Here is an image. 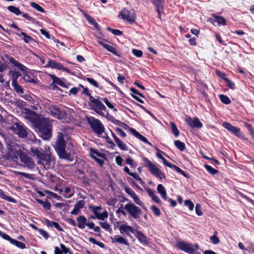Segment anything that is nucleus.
<instances>
[{
  "instance_id": "nucleus-39",
  "label": "nucleus",
  "mask_w": 254,
  "mask_h": 254,
  "mask_svg": "<svg viewBox=\"0 0 254 254\" xmlns=\"http://www.w3.org/2000/svg\"><path fill=\"white\" fill-rule=\"evenodd\" d=\"M89 208L94 213L95 215L96 216L99 214V212L98 211L102 209L101 206L95 205H90L89 206Z\"/></svg>"
},
{
  "instance_id": "nucleus-60",
  "label": "nucleus",
  "mask_w": 254,
  "mask_h": 254,
  "mask_svg": "<svg viewBox=\"0 0 254 254\" xmlns=\"http://www.w3.org/2000/svg\"><path fill=\"white\" fill-rule=\"evenodd\" d=\"M132 53L138 58L141 57L142 56V52L140 50L133 49L132 50Z\"/></svg>"
},
{
  "instance_id": "nucleus-51",
  "label": "nucleus",
  "mask_w": 254,
  "mask_h": 254,
  "mask_svg": "<svg viewBox=\"0 0 254 254\" xmlns=\"http://www.w3.org/2000/svg\"><path fill=\"white\" fill-rule=\"evenodd\" d=\"M125 190L132 198H133L136 195V193L128 187H125Z\"/></svg>"
},
{
  "instance_id": "nucleus-4",
  "label": "nucleus",
  "mask_w": 254,
  "mask_h": 254,
  "mask_svg": "<svg viewBox=\"0 0 254 254\" xmlns=\"http://www.w3.org/2000/svg\"><path fill=\"white\" fill-rule=\"evenodd\" d=\"M4 57L9 61V63L12 64L13 66L17 67V69L23 73V76L20 80L23 79L26 82L37 83L35 79L30 77V76L27 74L29 69L26 66L15 60L14 58L10 55L6 54L4 55Z\"/></svg>"
},
{
  "instance_id": "nucleus-61",
  "label": "nucleus",
  "mask_w": 254,
  "mask_h": 254,
  "mask_svg": "<svg viewBox=\"0 0 254 254\" xmlns=\"http://www.w3.org/2000/svg\"><path fill=\"white\" fill-rule=\"evenodd\" d=\"M131 177H132L135 180L139 181L140 184L143 185L144 182L142 181L141 179L139 177V175L135 173H131L130 175Z\"/></svg>"
},
{
  "instance_id": "nucleus-28",
  "label": "nucleus",
  "mask_w": 254,
  "mask_h": 254,
  "mask_svg": "<svg viewBox=\"0 0 254 254\" xmlns=\"http://www.w3.org/2000/svg\"><path fill=\"white\" fill-rule=\"evenodd\" d=\"M45 222L47 226H51V227H55L60 231H63V229L60 226L58 223L54 221H50L49 220L47 219L45 220Z\"/></svg>"
},
{
  "instance_id": "nucleus-27",
  "label": "nucleus",
  "mask_w": 254,
  "mask_h": 254,
  "mask_svg": "<svg viewBox=\"0 0 254 254\" xmlns=\"http://www.w3.org/2000/svg\"><path fill=\"white\" fill-rule=\"evenodd\" d=\"M48 66L52 67L58 69H64V66L63 65L60 63L56 62L54 60H49L48 61Z\"/></svg>"
},
{
  "instance_id": "nucleus-46",
  "label": "nucleus",
  "mask_w": 254,
  "mask_h": 254,
  "mask_svg": "<svg viewBox=\"0 0 254 254\" xmlns=\"http://www.w3.org/2000/svg\"><path fill=\"white\" fill-rule=\"evenodd\" d=\"M99 224L102 228L105 229L106 230L108 231L111 230L110 225L107 222H99Z\"/></svg>"
},
{
  "instance_id": "nucleus-44",
  "label": "nucleus",
  "mask_w": 254,
  "mask_h": 254,
  "mask_svg": "<svg viewBox=\"0 0 254 254\" xmlns=\"http://www.w3.org/2000/svg\"><path fill=\"white\" fill-rule=\"evenodd\" d=\"M220 100L222 103L225 104H229L231 103L230 99L226 95L221 94L219 95Z\"/></svg>"
},
{
  "instance_id": "nucleus-31",
  "label": "nucleus",
  "mask_w": 254,
  "mask_h": 254,
  "mask_svg": "<svg viewBox=\"0 0 254 254\" xmlns=\"http://www.w3.org/2000/svg\"><path fill=\"white\" fill-rule=\"evenodd\" d=\"M51 77L54 83H57L62 87L65 86L64 83L59 77L56 76L54 75H51Z\"/></svg>"
},
{
  "instance_id": "nucleus-19",
  "label": "nucleus",
  "mask_w": 254,
  "mask_h": 254,
  "mask_svg": "<svg viewBox=\"0 0 254 254\" xmlns=\"http://www.w3.org/2000/svg\"><path fill=\"white\" fill-rule=\"evenodd\" d=\"M119 230L121 234H123L124 233H126L128 236H130V233L134 234L135 233V230L131 226L125 224L120 225Z\"/></svg>"
},
{
  "instance_id": "nucleus-10",
  "label": "nucleus",
  "mask_w": 254,
  "mask_h": 254,
  "mask_svg": "<svg viewBox=\"0 0 254 254\" xmlns=\"http://www.w3.org/2000/svg\"><path fill=\"white\" fill-rule=\"evenodd\" d=\"M125 209L127 210L133 218L137 219L140 218L142 212L141 210L133 203L129 202L127 204L125 205Z\"/></svg>"
},
{
  "instance_id": "nucleus-29",
  "label": "nucleus",
  "mask_w": 254,
  "mask_h": 254,
  "mask_svg": "<svg viewBox=\"0 0 254 254\" xmlns=\"http://www.w3.org/2000/svg\"><path fill=\"white\" fill-rule=\"evenodd\" d=\"M17 35L19 37H21V36H23V40L24 41V42L26 43H30V42L33 41V38L28 35L25 32H20V33H16Z\"/></svg>"
},
{
  "instance_id": "nucleus-42",
  "label": "nucleus",
  "mask_w": 254,
  "mask_h": 254,
  "mask_svg": "<svg viewBox=\"0 0 254 254\" xmlns=\"http://www.w3.org/2000/svg\"><path fill=\"white\" fill-rule=\"evenodd\" d=\"M96 218L101 220H104L105 219L107 218L108 217V213L106 211H104L102 213L98 214L96 215Z\"/></svg>"
},
{
  "instance_id": "nucleus-49",
  "label": "nucleus",
  "mask_w": 254,
  "mask_h": 254,
  "mask_svg": "<svg viewBox=\"0 0 254 254\" xmlns=\"http://www.w3.org/2000/svg\"><path fill=\"white\" fill-rule=\"evenodd\" d=\"M102 100L105 103L106 105L110 109H113L114 111L117 112V110L114 106L109 102L108 99L106 98L102 99Z\"/></svg>"
},
{
  "instance_id": "nucleus-7",
  "label": "nucleus",
  "mask_w": 254,
  "mask_h": 254,
  "mask_svg": "<svg viewBox=\"0 0 254 254\" xmlns=\"http://www.w3.org/2000/svg\"><path fill=\"white\" fill-rule=\"evenodd\" d=\"M102 99L98 96L96 98L94 97H90L89 105L92 110L100 116L104 117L105 114L103 111L106 110V108L102 102Z\"/></svg>"
},
{
  "instance_id": "nucleus-45",
  "label": "nucleus",
  "mask_w": 254,
  "mask_h": 254,
  "mask_svg": "<svg viewBox=\"0 0 254 254\" xmlns=\"http://www.w3.org/2000/svg\"><path fill=\"white\" fill-rule=\"evenodd\" d=\"M116 143L117 144L118 146L122 150H127V148L126 145V144L121 140L120 139L118 140L116 142Z\"/></svg>"
},
{
  "instance_id": "nucleus-11",
  "label": "nucleus",
  "mask_w": 254,
  "mask_h": 254,
  "mask_svg": "<svg viewBox=\"0 0 254 254\" xmlns=\"http://www.w3.org/2000/svg\"><path fill=\"white\" fill-rule=\"evenodd\" d=\"M22 114L24 118L32 123L34 126L41 119L38 118L37 114L35 112L32 111L29 109H24Z\"/></svg>"
},
{
  "instance_id": "nucleus-33",
  "label": "nucleus",
  "mask_w": 254,
  "mask_h": 254,
  "mask_svg": "<svg viewBox=\"0 0 254 254\" xmlns=\"http://www.w3.org/2000/svg\"><path fill=\"white\" fill-rule=\"evenodd\" d=\"M14 90L16 91V92L18 94H22L23 93L24 91L23 88L19 85V84L17 83H14L12 84Z\"/></svg>"
},
{
  "instance_id": "nucleus-23",
  "label": "nucleus",
  "mask_w": 254,
  "mask_h": 254,
  "mask_svg": "<svg viewBox=\"0 0 254 254\" xmlns=\"http://www.w3.org/2000/svg\"><path fill=\"white\" fill-rule=\"evenodd\" d=\"M8 74L10 76L11 79V84L17 83L18 78L21 76V73L19 71L16 70H11L8 72Z\"/></svg>"
},
{
  "instance_id": "nucleus-3",
  "label": "nucleus",
  "mask_w": 254,
  "mask_h": 254,
  "mask_svg": "<svg viewBox=\"0 0 254 254\" xmlns=\"http://www.w3.org/2000/svg\"><path fill=\"white\" fill-rule=\"evenodd\" d=\"M35 127L38 129L41 137L49 139L52 135V125L48 119L43 118L36 123Z\"/></svg>"
},
{
  "instance_id": "nucleus-15",
  "label": "nucleus",
  "mask_w": 254,
  "mask_h": 254,
  "mask_svg": "<svg viewBox=\"0 0 254 254\" xmlns=\"http://www.w3.org/2000/svg\"><path fill=\"white\" fill-rule=\"evenodd\" d=\"M223 127L238 137L243 138V135L241 133V130L239 128L233 126L228 122L223 123Z\"/></svg>"
},
{
  "instance_id": "nucleus-38",
  "label": "nucleus",
  "mask_w": 254,
  "mask_h": 254,
  "mask_svg": "<svg viewBox=\"0 0 254 254\" xmlns=\"http://www.w3.org/2000/svg\"><path fill=\"white\" fill-rule=\"evenodd\" d=\"M37 201L42 205V206L46 209L49 210L51 208V203L48 201H43L42 200L40 199H37Z\"/></svg>"
},
{
  "instance_id": "nucleus-18",
  "label": "nucleus",
  "mask_w": 254,
  "mask_h": 254,
  "mask_svg": "<svg viewBox=\"0 0 254 254\" xmlns=\"http://www.w3.org/2000/svg\"><path fill=\"white\" fill-rule=\"evenodd\" d=\"M149 170L152 174L161 180L165 178V174L154 164Z\"/></svg>"
},
{
  "instance_id": "nucleus-2",
  "label": "nucleus",
  "mask_w": 254,
  "mask_h": 254,
  "mask_svg": "<svg viewBox=\"0 0 254 254\" xmlns=\"http://www.w3.org/2000/svg\"><path fill=\"white\" fill-rule=\"evenodd\" d=\"M65 138L68 139V136L66 133L59 132L57 140L55 142L54 147L60 158L71 161L73 158L71 153L65 150Z\"/></svg>"
},
{
  "instance_id": "nucleus-13",
  "label": "nucleus",
  "mask_w": 254,
  "mask_h": 254,
  "mask_svg": "<svg viewBox=\"0 0 254 254\" xmlns=\"http://www.w3.org/2000/svg\"><path fill=\"white\" fill-rule=\"evenodd\" d=\"M122 18L125 19L130 23H133L135 20V14L133 10H128L124 8L120 13Z\"/></svg>"
},
{
  "instance_id": "nucleus-63",
  "label": "nucleus",
  "mask_w": 254,
  "mask_h": 254,
  "mask_svg": "<svg viewBox=\"0 0 254 254\" xmlns=\"http://www.w3.org/2000/svg\"><path fill=\"white\" fill-rule=\"evenodd\" d=\"M86 80L89 82L91 85H93L94 87L97 88L98 87V84L97 82L94 79L91 78L90 77H87Z\"/></svg>"
},
{
  "instance_id": "nucleus-58",
  "label": "nucleus",
  "mask_w": 254,
  "mask_h": 254,
  "mask_svg": "<svg viewBox=\"0 0 254 254\" xmlns=\"http://www.w3.org/2000/svg\"><path fill=\"white\" fill-rule=\"evenodd\" d=\"M150 209L157 216H159L160 215V210L155 205H152Z\"/></svg>"
},
{
  "instance_id": "nucleus-9",
  "label": "nucleus",
  "mask_w": 254,
  "mask_h": 254,
  "mask_svg": "<svg viewBox=\"0 0 254 254\" xmlns=\"http://www.w3.org/2000/svg\"><path fill=\"white\" fill-rule=\"evenodd\" d=\"M9 129L13 133L17 135L20 138H25L27 136L28 128L21 122L14 123L12 126L9 127Z\"/></svg>"
},
{
  "instance_id": "nucleus-26",
  "label": "nucleus",
  "mask_w": 254,
  "mask_h": 254,
  "mask_svg": "<svg viewBox=\"0 0 254 254\" xmlns=\"http://www.w3.org/2000/svg\"><path fill=\"white\" fill-rule=\"evenodd\" d=\"M76 220L78 223V227L80 229L84 228L87 224V219L83 216H79L76 218Z\"/></svg>"
},
{
  "instance_id": "nucleus-41",
  "label": "nucleus",
  "mask_w": 254,
  "mask_h": 254,
  "mask_svg": "<svg viewBox=\"0 0 254 254\" xmlns=\"http://www.w3.org/2000/svg\"><path fill=\"white\" fill-rule=\"evenodd\" d=\"M171 129L172 132L174 134L175 136L177 137L180 134V132L178 129L177 126L173 122H171Z\"/></svg>"
},
{
  "instance_id": "nucleus-12",
  "label": "nucleus",
  "mask_w": 254,
  "mask_h": 254,
  "mask_svg": "<svg viewBox=\"0 0 254 254\" xmlns=\"http://www.w3.org/2000/svg\"><path fill=\"white\" fill-rule=\"evenodd\" d=\"M47 111L48 113L59 119H63L65 116L64 112L60 110L58 107L55 106H49L47 108Z\"/></svg>"
},
{
  "instance_id": "nucleus-47",
  "label": "nucleus",
  "mask_w": 254,
  "mask_h": 254,
  "mask_svg": "<svg viewBox=\"0 0 254 254\" xmlns=\"http://www.w3.org/2000/svg\"><path fill=\"white\" fill-rule=\"evenodd\" d=\"M31 6H32L33 8L36 9L37 10H38L39 12H44L45 10L39 4L37 3L32 2H31Z\"/></svg>"
},
{
  "instance_id": "nucleus-22",
  "label": "nucleus",
  "mask_w": 254,
  "mask_h": 254,
  "mask_svg": "<svg viewBox=\"0 0 254 254\" xmlns=\"http://www.w3.org/2000/svg\"><path fill=\"white\" fill-rule=\"evenodd\" d=\"M125 126H126L127 127L129 128V131H130V132L133 135H134L136 137H137V138H138L139 139H140V140H141L143 142L146 143H148V144L151 145V143L148 142V139L146 137H145L144 136L142 135L141 134H140L135 129H133L132 128H130V127H129L128 126H127L126 125H125Z\"/></svg>"
},
{
  "instance_id": "nucleus-30",
  "label": "nucleus",
  "mask_w": 254,
  "mask_h": 254,
  "mask_svg": "<svg viewBox=\"0 0 254 254\" xmlns=\"http://www.w3.org/2000/svg\"><path fill=\"white\" fill-rule=\"evenodd\" d=\"M0 197H1L2 199H3L6 201H9L11 202H13V203L16 202V200L14 198L7 196V195H6L5 194L4 191L1 189H0Z\"/></svg>"
},
{
  "instance_id": "nucleus-5",
  "label": "nucleus",
  "mask_w": 254,
  "mask_h": 254,
  "mask_svg": "<svg viewBox=\"0 0 254 254\" xmlns=\"http://www.w3.org/2000/svg\"><path fill=\"white\" fill-rule=\"evenodd\" d=\"M7 146V158L8 160L14 161L21 153L16 141L13 139H5Z\"/></svg>"
},
{
  "instance_id": "nucleus-40",
  "label": "nucleus",
  "mask_w": 254,
  "mask_h": 254,
  "mask_svg": "<svg viewBox=\"0 0 254 254\" xmlns=\"http://www.w3.org/2000/svg\"><path fill=\"white\" fill-rule=\"evenodd\" d=\"M11 244L15 245L16 247L22 249H25L26 248L25 245L24 243L18 241L17 240L15 239L12 240Z\"/></svg>"
},
{
  "instance_id": "nucleus-59",
  "label": "nucleus",
  "mask_w": 254,
  "mask_h": 254,
  "mask_svg": "<svg viewBox=\"0 0 254 254\" xmlns=\"http://www.w3.org/2000/svg\"><path fill=\"white\" fill-rule=\"evenodd\" d=\"M157 190L160 194H162L166 192V190L162 184H159L157 187Z\"/></svg>"
},
{
  "instance_id": "nucleus-16",
  "label": "nucleus",
  "mask_w": 254,
  "mask_h": 254,
  "mask_svg": "<svg viewBox=\"0 0 254 254\" xmlns=\"http://www.w3.org/2000/svg\"><path fill=\"white\" fill-rule=\"evenodd\" d=\"M185 121L191 127L200 128L202 127V124L197 118L191 119L187 116Z\"/></svg>"
},
{
  "instance_id": "nucleus-20",
  "label": "nucleus",
  "mask_w": 254,
  "mask_h": 254,
  "mask_svg": "<svg viewBox=\"0 0 254 254\" xmlns=\"http://www.w3.org/2000/svg\"><path fill=\"white\" fill-rule=\"evenodd\" d=\"M152 4L156 7L157 11L158 14V17L161 18V10L163 7L165 0H151Z\"/></svg>"
},
{
  "instance_id": "nucleus-54",
  "label": "nucleus",
  "mask_w": 254,
  "mask_h": 254,
  "mask_svg": "<svg viewBox=\"0 0 254 254\" xmlns=\"http://www.w3.org/2000/svg\"><path fill=\"white\" fill-rule=\"evenodd\" d=\"M216 233L217 232H215L214 234L210 237V240L214 245L218 244L220 242L219 238L216 235Z\"/></svg>"
},
{
  "instance_id": "nucleus-64",
  "label": "nucleus",
  "mask_w": 254,
  "mask_h": 254,
  "mask_svg": "<svg viewBox=\"0 0 254 254\" xmlns=\"http://www.w3.org/2000/svg\"><path fill=\"white\" fill-rule=\"evenodd\" d=\"M173 169H174L175 170H176L178 173L182 174V175H183L184 176H185V177H187V178L188 177L187 174L184 171H183L182 169H181L179 167H178V166L175 165V166L174 167V168Z\"/></svg>"
},
{
  "instance_id": "nucleus-32",
  "label": "nucleus",
  "mask_w": 254,
  "mask_h": 254,
  "mask_svg": "<svg viewBox=\"0 0 254 254\" xmlns=\"http://www.w3.org/2000/svg\"><path fill=\"white\" fill-rule=\"evenodd\" d=\"M7 68V64L3 57H0V72H2Z\"/></svg>"
},
{
  "instance_id": "nucleus-55",
  "label": "nucleus",
  "mask_w": 254,
  "mask_h": 254,
  "mask_svg": "<svg viewBox=\"0 0 254 254\" xmlns=\"http://www.w3.org/2000/svg\"><path fill=\"white\" fill-rule=\"evenodd\" d=\"M132 199H133L135 203H136L137 204L139 205V206L143 207L144 209H145V207H144V204L142 202V201L140 199V198L137 196L136 194L135 196H134Z\"/></svg>"
},
{
  "instance_id": "nucleus-8",
  "label": "nucleus",
  "mask_w": 254,
  "mask_h": 254,
  "mask_svg": "<svg viewBox=\"0 0 254 254\" xmlns=\"http://www.w3.org/2000/svg\"><path fill=\"white\" fill-rule=\"evenodd\" d=\"M177 247L183 251L190 254H200V253L197 252L196 250L199 249V247L198 244H195L193 245L191 244L186 243L184 242L179 241L176 243Z\"/></svg>"
},
{
  "instance_id": "nucleus-34",
  "label": "nucleus",
  "mask_w": 254,
  "mask_h": 254,
  "mask_svg": "<svg viewBox=\"0 0 254 254\" xmlns=\"http://www.w3.org/2000/svg\"><path fill=\"white\" fill-rule=\"evenodd\" d=\"M213 17L215 18V21H216L219 25H226V20L223 17L217 16L215 14L213 15Z\"/></svg>"
},
{
  "instance_id": "nucleus-50",
  "label": "nucleus",
  "mask_w": 254,
  "mask_h": 254,
  "mask_svg": "<svg viewBox=\"0 0 254 254\" xmlns=\"http://www.w3.org/2000/svg\"><path fill=\"white\" fill-rule=\"evenodd\" d=\"M142 160L144 162V165L145 167L148 168L149 169L153 165V164L150 160H149L147 158L145 157L142 158Z\"/></svg>"
},
{
  "instance_id": "nucleus-17",
  "label": "nucleus",
  "mask_w": 254,
  "mask_h": 254,
  "mask_svg": "<svg viewBox=\"0 0 254 254\" xmlns=\"http://www.w3.org/2000/svg\"><path fill=\"white\" fill-rule=\"evenodd\" d=\"M149 170L152 174L161 180L165 178V174L154 164Z\"/></svg>"
},
{
  "instance_id": "nucleus-36",
  "label": "nucleus",
  "mask_w": 254,
  "mask_h": 254,
  "mask_svg": "<svg viewBox=\"0 0 254 254\" xmlns=\"http://www.w3.org/2000/svg\"><path fill=\"white\" fill-rule=\"evenodd\" d=\"M7 9L11 12H12L16 15H19L21 13L20 10L18 7H16L14 6H8L7 7Z\"/></svg>"
},
{
  "instance_id": "nucleus-25",
  "label": "nucleus",
  "mask_w": 254,
  "mask_h": 254,
  "mask_svg": "<svg viewBox=\"0 0 254 254\" xmlns=\"http://www.w3.org/2000/svg\"><path fill=\"white\" fill-rule=\"evenodd\" d=\"M135 236L142 244H146L147 243V238L141 231L135 230Z\"/></svg>"
},
{
  "instance_id": "nucleus-24",
  "label": "nucleus",
  "mask_w": 254,
  "mask_h": 254,
  "mask_svg": "<svg viewBox=\"0 0 254 254\" xmlns=\"http://www.w3.org/2000/svg\"><path fill=\"white\" fill-rule=\"evenodd\" d=\"M80 11L83 14L84 17L87 19L90 24L93 25L97 29H99V25L92 17L86 13L82 9H80Z\"/></svg>"
},
{
  "instance_id": "nucleus-62",
  "label": "nucleus",
  "mask_w": 254,
  "mask_h": 254,
  "mask_svg": "<svg viewBox=\"0 0 254 254\" xmlns=\"http://www.w3.org/2000/svg\"><path fill=\"white\" fill-rule=\"evenodd\" d=\"M201 209V205L198 203L195 206V212L197 215L198 216H202L203 215V213Z\"/></svg>"
},
{
  "instance_id": "nucleus-37",
  "label": "nucleus",
  "mask_w": 254,
  "mask_h": 254,
  "mask_svg": "<svg viewBox=\"0 0 254 254\" xmlns=\"http://www.w3.org/2000/svg\"><path fill=\"white\" fill-rule=\"evenodd\" d=\"M205 169L208 172V173L212 175H214L218 173V171L212 168L211 166L208 165H204Z\"/></svg>"
},
{
  "instance_id": "nucleus-35",
  "label": "nucleus",
  "mask_w": 254,
  "mask_h": 254,
  "mask_svg": "<svg viewBox=\"0 0 254 254\" xmlns=\"http://www.w3.org/2000/svg\"><path fill=\"white\" fill-rule=\"evenodd\" d=\"M174 144L177 148L181 151H184L186 148V145L185 143L180 140H175Z\"/></svg>"
},
{
  "instance_id": "nucleus-52",
  "label": "nucleus",
  "mask_w": 254,
  "mask_h": 254,
  "mask_svg": "<svg viewBox=\"0 0 254 254\" xmlns=\"http://www.w3.org/2000/svg\"><path fill=\"white\" fill-rule=\"evenodd\" d=\"M16 173V174H17L18 175L22 176L25 177V178H27L28 179L31 180V179H33V176L31 174H27V173L21 172H17Z\"/></svg>"
},
{
  "instance_id": "nucleus-53",
  "label": "nucleus",
  "mask_w": 254,
  "mask_h": 254,
  "mask_svg": "<svg viewBox=\"0 0 254 254\" xmlns=\"http://www.w3.org/2000/svg\"><path fill=\"white\" fill-rule=\"evenodd\" d=\"M185 205L188 207L190 210H192L193 209L194 204L190 200L188 199L185 200Z\"/></svg>"
},
{
  "instance_id": "nucleus-21",
  "label": "nucleus",
  "mask_w": 254,
  "mask_h": 254,
  "mask_svg": "<svg viewBox=\"0 0 254 254\" xmlns=\"http://www.w3.org/2000/svg\"><path fill=\"white\" fill-rule=\"evenodd\" d=\"M85 205V202L83 200L78 201L74 205V208L70 212L71 214L77 215L80 212V209L83 208Z\"/></svg>"
},
{
  "instance_id": "nucleus-48",
  "label": "nucleus",
  "mask_w": 254,
  "mask_h": 254,
  "mask_svg": "<svg viewBox=\"0 0 254 254\" xmlns=\"http://www.w3.org/2000/svg\"><path fill=\"white\" fill-rule=\"evenodd\" d=\"M104 48L107 50L108 51L113 53L116 55H117L116 49L114 47L109 45L106 44V45H104Z\"/></svg>"
},
{
  "instance_id": "nucleus-56",
  "label": "nucleus",
  "mask_w": 254,
  "mask_h": 254,
  "mask_svg": "<svg viewBox=\"0 0 254 254\" xmlns=\"http://www.w3.org/2000/svg\"><path fill=\"white\" fill-rule=\"evenodd\" d=\"M117 243L124 244L126 246H128V245H129V244L127 242V239H125L122 236H119V237H118Z\"/></svg>"
},
{
  "instance_id": "nucleus-57",
  "label": "nucleus",
  "mask_w": 254,
  "mask_h": 254,
  "mask_svg": "<svg viewBox=\"0 0 254 254\" xmlns=\"http://www.w3.org/2000/svg\"><path fill=\"white\" fill-rule=\"evenodd\" d=\"M107 30L110 32H111L115 35H121L123 34V32L118 29H113L110 27H108Z\"/></svg>"
},
{
  "instance_id": "nucleus-14",
  "label": "nucleus",
  "mask_w": 254,
  "mask_h": 254,
  "mask_svg": "<svg viewBox=\"0 0 254 254\" xmlns=\"http://www.w3.org/2000/svg\"><path fill=\"white\" fill-rule=\"evenodd\" d=\"M20 161L24 164L25 166L29 169H33L35 166L32 159L24 153H21L19 155Z\"/></svg>"
},
{
  "instance_id": "nucleus-6",
  "label": "nucleus",
  "mask_w": 254,
  "mask_h": 254,
  "mask_svg": "<svg viewBox=\"0 0 254 254\" xmlns=\"http://www.w3.org/2000/svg\"><path fill=\"white\" fill-rule=\"evenodd\" d=\"M86 120L91 129L99 137L105 131V128L101 121L92 117H87Z\"/></svg>"
},
{
  "instance_id": "nucleus-43",
  "label": "nucleus",
  "mask_w": 254,
  "mask_h": 254,
  "mask_svg": "<svg viewBox=\"0 0 254 254\" xmlns=\"http://www.w3.org/2000/svg\"><path fill=\"white\" fill-rule=\"evenodd\" d=\"M97 156L98 157H103V154L101 153L100 152H98L96 149L90 148V156Z\"/></svg>"
},
{
  "instance_id": "nucleus-1",
  "label": "nucleus",
  "mask_w": 254,
  "mask_h": 254,
  "mask_svg": "<svg viewBox=\"0 0 254 254\" xmlns=\"http://www.w3.org/2000/svg\"><path fill=\"white\" fill-rule=\"evenodd\" d=\"M31 151L34 157L38 159L37 163L44 166L45 168H49L52 162L55 160L54 156L50 150V147H46L45 149L32 147Z\"/></svg>"
}]
</instances>
